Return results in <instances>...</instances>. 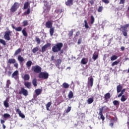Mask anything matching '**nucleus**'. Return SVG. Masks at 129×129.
I'll list each match as a JSON object with an SVG mask.
<instances>
[{
    "label": "nucleus",
    "instance_id": "nucleus-1",
    "mask_svg": "<svg viewBox=\"0 0 129 129\" xmlns=\"http://www.w3.org/2000/svg\"><path fill=\"white\" fill-rule=\"evenodd\" d=\"M63 48V43L62 42H58L54 44L52 47V51L53 53H58L60 52Z\"/></svg>",
    "mask_w": 129,
    "mask_h": 129
},
{
    "label": "nucleus",
    "instance_id": "nucleus-2",
    "mask_svg": "<svg viewBox=\"0 0 129 129\" xmlns=\"http://www.w3.org/2000/svg\"><path fill=\"white\" fill-rule=\"evenodd\" d=\"M129 27V24H125L124 26H121L119 30L121 31L123 33V35L124 37H127V28Z\"/></svg>",
    "mask_w": 129,
    "mask_h": 129
},
{
    "label": "nucleus",
    "instance_id": "nucleus-3",
    "mask_svg": "<svg viewBox=\"0 0 129 129\" xmlns=\"http://www.w3.org/2000/svg\"><path fill=\"white\" fill-rule=\"evenodd\" d=\"M29 7H30V3L28 2H26L24 4L23 7V10H27V11L24 12L25 16L29 15V14L31 13V8H29Z\"/></svg>",
    "mask_w": 129,
    "mask_h": 129
},
{
    "label": "nucleus",
    "instance_id": "nucleus-4",
    "mask_svg": "<svg viewBox=\"0 0 129 129\" xmlns=\"http://www.w3.org/2000/svg\"><path fill=\"white\" fill-rule=\"evenodd\" d=\"M31 70L33 72H34V73H41L42 72V68H41L40 66L36 65L32 66Z\"/></svg>",
    "mask_w": 129,
    "mask_h": 129
},
{
    "label": "nucleus",
    "instance_id": "nucleus-5",
    "mask_svg": "<svg viewBox=\"0 0 129 129\" xmlns=\"http://www.w3.org/2000/svg\"><path fill=\"white\" fill-rule=\"evenodd\" d=\"M19 3L15 2L10 8V13H15L19 9Z\"/></svg>",
    "mask_w": 129,
    "mask_h": 129
},
{
    "label": "nucleus",
    "instance_id": "nucleus-6",
    "mask_svg": "<svg viewBox=\"0 0 129 129\" xmlns=\"http://www.w3.org/2000/svg\"><path fill=\"white\" fill-rule=\"evenodd\" d=\"M19 94H23L24 96L29 95V92L24 87H21V90L19 92Z\"/></svg>",
    "mask_w": 129,
    "mask_h": 129
},
{
    "label": "nucleus",
    "instance_id": "nucleus-7",
    "mask_svg": "<svg viewBox=\"0 0 129 129\" xmlns=\"http://www.w3.org/2000/svg\"><path fill=\"white\" fill-rule=\"evenodd\" d=\"M105 107H106V106H103L99 109V115H100V118L103 121L105 119V117L103 116V114H102L103 113V109L105 108Z\"/></svg>",
    "mask_w": 129,
    "mask_h": 129
},
{
    "label": "nucleus",
    "instance_id": "nucleus-8",
    "mask_svg": "<svg viewBox=\"0 0 129 129\" xmlns=\"http://www.w3.org/2000/svg\"><path fill=\"white\" fill-rule=\"evenodd\" d=\"M39 78H43V79H48V78H49V74L46 72H41L39 75Z\"/></svg>",
    "mask_w": 129,
    "mask_h": 129
},
{
    "label": "nucleus",
    "instance_id": "nucleus-9",
    "mask_svg": "<svg viewBox=\"0 0 129 129\" xmlns=\"http://www.w3.org/2000/svg\"><path fill=\"white\" fill-rule=\"evenodd\" d=\"M49 47H51V43L47 42L46 44H45L41 47L42 53H44V52H46V51L47 50V49H48V48H49Z\"/></svg>",
    "mask_w": 129,
    "mask_h": 129
},
{
    "label": "nucleus",
    "instance_id": "nucleus-10",
    "mask_svg": "<svg viewBox=\"0 0 129 129\" xmlns=\"http://www.w3.org/2000/svg\"><path fill=\"white\" fill-rule=\"evenodd\" d=\"M11 34H12V31H8L7 32H6L4 35V39L7 40V41H10V40H11V37H10Z\"/></svg>",
    "mask_w": 129,
    "mask_h": 129
},
{
    "label": "nucleus",
    "instance_id": "nucleus-11",
    "mask_svg": "<svg viewBox=\"0 0 129 129\" xmlns=\"http://www.w3.org/2000/svg\"><path fill=\"white\" fill-rule=\"evenodd\" d=\"M94 81V80L93 79V78H90L88 81V87H92V86H93Z\"/></svg>",
    "mask_w": 129,
    "mask_h": 129
},
{
    "label": "nucleus",
    "instance_id": "nucleus-12",
    "mask_svg": "<svg viewBox=\"0 0 129 129\" xmlns=\"http://www.w3.org/2000/svg\"><path fill=\"white\" fill-rule=\"evenodd\" d=\"M45 27L48 29L52 28V27H53V23L50 21H48L45 23Z\"/></svg>",
    "mask_w": 129,
    "mask_h": 129
},
{
    "label": "nucleus",
    "instance_id": "nucleus-13",
    "mask_svg": "<svg viewBox=\"0 0 129 129\" xmlns=\"http://www.w3.org/2000/svg\"><path fill=\"white\" fill-rule=\"evenodd\" d=\"M110 97H111V96H110V93H106L104 96V98L105 100V102H108V99H110Z\"/></svg>",
    "mask_w": 129,
    "mask_h": 129
},
{
    "label": "nucleus",
    "instance_id": "nucleus-14",
    "mask_svg": "<svg viewBox=\"0 0 129 129\" xmlns=\"http://www.w3.org/2000/svg\"><path fill=\"white\" fill-rule=\"evenodd\" d=\"M42 89H37L35 90L36 95H34V97H37L38 95H40L42 93Z\"/></svg>",
    "mask_w": 129,
    "mask_h": 129
},
{
    "label": "nucleus",
    "instance_id": "nucleus-15",
    "mask_svg": "<svg viewBox=\"0 0 129 129\" xmlns=\"http://www.w3.org/2000/svg\"><path fill=\"white\" fill-rule=\"evenodd\" d=\"M18 75H19V71L18 70L15 71L12 74V78L17 80L18 79Z\"/></svg>",
    "mask_w": 129,
    "mask_h": 129
},
{
    "label": "nucleus",
    "instance_id": "nucleus-16",
    "mask_svg": "<svg viewBox=\"0 0 129 129\" xmlns=\"http://www.w3.org/2000/svg\"><path fill=\"white\" fill-rule=\"evenodd\" d=\"M16 112H18L19 116H20V117H22V118H25V115L24 114H22V112L21 111V110H20L19 108H17L16 110Z\"/></svg>",
    "mask_w": 129,
    "mask_h": 129
},
{
    "label": "nucleus",
    "instance_id": "nucleus-17",
    "mask_svg": "<svg viewBox=\"0 0 129 129\" xmlns=\"http://www.w3.org/2000/svg\"><path fill=\"white\" fill-rule=\"evenodd\" d=\"M24 85L26 88L28 89H31V87L32 86V84L30 82H26L24 83Z\"/></svg>",
    "mask_w": 129,
    "mask_h": 129
},
{
    "label": "nucleus",
    "instance_id": "nucleus-18",
    "mask_svg": "<svg viewBox=\"0 0 129 129\" xmlns=\"http://www.w3.org/2000/svg\"><path fill=\"white\" fill-rule=\"evenodd\" d=\"M12 27L13 29H14L16 32H21L22 30L23 29V28L22 27H16L14 25H12Z\"/></svg>",
    "mask_w": 129,
    "mask_h": 129
},
{
    "label": "nucleus",
    "instance_id": "nucleus-19",
    "mask_svg": "<svg viewBox=\"0 0 129 129\" xmlns=\"http://www.w3.org/2000/svg\"><path fill=\"white\" fill-rule=\"evenodd\" d=\"M65 5L69 7H71V6H73V0H67L65 3Z\"/></svg>",
    "mask_w": 129,
    "mask_h": 129
},
{
    "label": "nucleus",
    "instance_id": "nucleus-20",
    "mask_svg": "<svg viewBox=\"0 0 129 129\" xmlns=\"http://www.w3.org/2000/svg\"><path fill=\"white\" fill-rule=\"evenodd\" d=\"M26 65L27 68L28 69H30V68H31V66L33 65V62H32L31 60H28V61H27Z\"/></svg>",
    "mask_w": 129,
    "mask_h": 129
},
{
    "label": "nucleus",
    "instance_id": "nucleus-21",
    "mask_svg": "<svg viewBox=\"0 0 129 129\" xmlns=\"http://www.w3.org/2000/svg\"><path fill=\"white\" fill-rule=\"evenodd\" d=\"M22 78L25 81H28L30 80V75H29V74H25L23 76Z\"/></svg>",
    "mask_w": 129,
    "mask_h": 129
},
{
    "label": "nucleus",
    "instance_id": "nucleus-22",
    "mask_svg": "<svg viewBox=\"0 0 129 129\" xmlns=\"http://www.w3.org/2000/svg\"><path fill=\"white\" fill-rule=\"evenodd\" d=\"M92 58L94 60V61H95V60H96L98 58V52H95L93 54V56Z\"/></svg>",
    "mask_w": 129,
    "mask_h": 129
},
{
    "label": "nucleus",
    "instance_id": "nucleus-23",
    "mask_svg": "<svg viewBox=\"0 0 129 129\" xmlns=\"http://www.w3.org/2000/svg\"><path fill=\"white\" fill-rule=\"evenodd\" d=\"M4 105L6 107V108H8L10 106L9 104V98H7L4 102Z\"/></svg>",
    "mask_w": 129,
    "mask_h": 129
},
{
    "label": "nucleus",
    "instance_id": "nucleus-24",
    "mask_svg": "<svg viewBox=\"0 0 129 129\" xmlns=\"http://www.w3.org/2000/svg\"><path fill=\"white\" fill-rule=\"evenodd\" d=\"M16 60L15 58H10L8 60V64H15L16 63Z\"/></svg>",
    "mask_w": 129,
    "mask_h": 129
},
{
    "label": "nucleus",
    "instance_id": "nucleus-25",
    "mask_svg": "<svg viewBox=\"0 0 129 129\" xmlns=\"http://www.w3.org/2000/svg\"><path fill=\"white\" fill-rule=\"evenodd\" d=\"M18 60L19 61V63L21 64V63H23L25 61V59H24V57L21 55H19L18 57Z\"/></svg>",
    "mask_w": 129,
    "mask_h": 129
},
{
    "label": "nucleus",
    "instance_id": "nucleus-26",
    "mask_svg": "<svg viewBox=\"0 0 129 129\" xmlns=\"http://www.w3.org/2000/svg\"><path fill=\"white\" fill-rule=\"evenodd\" d=\"M117 93H119L122 90V86L118 85L116 88Z\"/></svg>",
    "mask_w": 129,
    "mask_h": 129
},
{
    "label": "nucleus",
    "instance_id": "nucleus-27",
    "mask_svg": "<svg viewBox=\"0 0 129 129\" xmlns=\"http://www.w3.org/2000/svg\"><path fill=\"white\" fill-rule=\"evenodd\" d=\"M54 31H55V28L54 27H51L50 28L49 33L51 37L54 35V33L55 32Z\"/></svg>",
    "mask_w": 129,
    "mask_h": 129
},
{
    "label": "nucleus",
    "instance_id": "nucleus-28",
    "mask_svg": "<svg viewBox=\"0 0 129 129\" xmlns=\"http://www.w3.org/2000/svg\"><path fill=\"white\" fill-rule=\"evenodd\" d=\"M93 101H94V99L93 97L89 98L87 100V103H88V104H91V103H92L93 102Z\"/></svg>",
    "mask_w": 129,
    "mask_h": 129
},
{
    "label": "nucleus",
    "instance_id": "nucleus-29",
    "mask_svg": "<svg viewBox=\"0 0 129 129\" xmlns=\"http://www.w3.org/2000/svg\"><path fill=\"white\" fill-rule=\"evenodd\" d=\"M26 28H24L22 31V33L23 36H24V37H28V33H27V31H26Z\"/></svg>",
    "mask_w": 129,
    "mask_h": 129
},
{
    "label": "nucleus",
    "instance_id": "nucleus-30",
    "mask_svg": "<svg viewBox=\"0 0 129 129\" xmlns=\"http://www.w3.org/2000/svg\"><path fill=\"white\" fill-rule=\"evenodd\" d=\"M113 105L117 107V106H119V102L117 100H114L113 101Z\"/></svg>",
    "mask_w": 129,
    "mask_h": 129
},
{
    "label": "nucleus",
    "instance_id": "nucleus-31",
    "mask_svg": "<svg viewBox=\"0 0 129 129\" xmlns=\"http://www.w3.org/2000/svg\"><path fill=\"white\" fill-rule=\"evenodd\" d=\"M73 96H74L73 95V92L70 91L68 94V98L69 99H71L72 98H73Z\"/></svg>",
    "mask_w": 129,
    "mask_h": 129
},
{
    "label": "nucleus",
    "instance_id": "nucleus-32",
    "mask_svg": "<svg viewBox=\"0 0 129 129\" xmlns=\"http://www.w3.org/2000/svg\"><path fill=\"white\" fill-rule=\"evenodd\" d=\"M32 84L34 86V87H36L37 85V79L34 78L32 80Z\"/></svg>",
    "mask_w": 129,
    "mask_h": 129
},
{
    "label": "nucleus",
    "instance_id": "nucleus-33",
    "mask_svg": "<svg viewBox=\"0 0 129 129\" xmlns=\"http://www.w3.org/2000/svg\"><path fill=\"white\" fill-rule=\"evenodd\" d=\"M22 51V49L21 48H18L17 50H16L14 56H17V55H19L20 54V52Z\"/></svg>",
    "mask_w": 129,
    "mask_h": 129
},
{
    "label": "nucleus",
    "instance_id": "nucleus-34",
    "mask_svg": "<svg viewBox=\"0 0 129 129\" xmlns=\"http://www.w3.org/2000/svg\"><path fill=\"white\" fill-rule=\"evenodd\" d=\"M52 104V103L51 102H48L46 105V108L47 110H50L49 108H50V106H51Z\"/></svg>",
    "mask_w": 129,
    "mask_h": 129
},
{
    "label": "nucleus",
    "instance_id": "nucleus-35",
    "mask_svg": "<svg viewBox=\"0 0 129 129\" xmlns=\"http://www.w3.org/2000/svg\"><path fill=\"white\" fill-rule=\"evenodd\" d=\"M117 58H118L117 56L115 55H112L111 57H110V60L111 61H114V60H116Z\"/></svg>",
    "mask_w": 129,
    "mask_h": 129
},
{
    "label": "nucleus",
    "instance_id": "nucleus-36",
    "mask_svg": "<svg viewBox=\"0 0 129 129\" xmlns=\"http://www.w3.org/2000/svg\"><path fill=\"white\" fill-rule=\"evenodd\" d=\"M62 86L63 88H69L70 85L67 83H63L62 84Z\"/></svg>",
    "mask_w": 129,
    "mask_h": 129
},
{
    "label": "nucleus",
    "instance_id": "nucleus-37",
    "mask_svg": "<svg viewBox=\"0 0 129 129\" xmlns=\"http://www.w3.org/2000/svg\"><path fill=\"white\" fill-rule=\"evenodd\" d=\"M3 117L4 118H9V117H11V115L9 113H5L3 115Z\"/></svg>",
    "mask_w": 129,
    "mask_h": 129
},
{
    "label": "nucleus",
    "instance_id": "nucleus-38",
    "mask_svg": "<svg viewBox=\"0 0 129 129\" xmlns=\"http://www.w3.org/2000/svg\"><path fill=\"white\" fill-rule=\"evenodd\" d=\"M81 63L83 64V65H85L86 64H87V61L86 60L85 58H83L82 59Z\"/></svg>",
    "mask_w": 129,
    "mask_h": 129
},
{
    "label": "nucleus",
    "instance_id": "nucleus-39",
    "mask_svg": "<svg viewBox=\"0 0 129 129\" xmlns=\"http://www.w3.org/2000/svg\"><path fill=\"white\" fill-rule=\"evenodd\" d=\"M38 51H39V48L38 47H34L32 49V52L34 53V54H35V53L38 52Z\"/></svg>",
    "mask_w": 129,
    "mask_h": 129
},
{
    "label": "nucleus",
    "instance_id": "nucleus-40",
    "mask_svg": "<svg viewBox=\"0 0 129 129\" xmlns=\"http://www.w3.org/2000/svg\"><path fill=\"white\" fill-rule=\"evenodd\" d=\"M0 43L1 44H3L4 46H6L7 45V43L6 42V41L5 40L0 39Z\"/></svg>",
    "mask_w": 129,
    "mask_h": 129
},
{
    "label": "nucleus",
    "instance_id": "nucleus-41",
    "mask_svg": "<svg viewBox=\"0 0 129 129\" xmlns=\"http://www.w3.org/2000/svg\"><path fill=\"white\" fill-rule=\"evenodd\" d=\"M102 11H103V7L99 6L97 10V12L98 13H101V12H102Z\"/></svg>",
    "mask_w": 129,
    "mask_h": 129
},
{
    "label": "nucleus",
    "instance_id": "nucleus-42",
    "mask_svg": "<svg viewBox=\"0 0 129 129\" xmlns=\"http://www.w3.org/2000/svg\"><path fill=\"white\" fill-rule=\"evenodd\" d=\"M125 100H126V98L125 97V96H124V95H123L121 98V101H122V102H124Z\"/></svg>",
    "mask_w": 129,
    "mask_h": 129
},
{
    "label": "nucleus",
    "instance_id": "nucleus-43",
    "mask_svg": "<svg viewBox=\"0 0 129 129\" xmlns=\"http://www.w3.org/2000/svg\"><path fill=\"white\" fill-rule=\"evenodd\" d=\"M10 85H11V81L10 80H8L6 83V87L9 88L10 87Z\"/></svg>",
    "mask_w": 129,
    "mask_h": 129
},
{
    "label": "nucleus",
    "instance_id": "nucleus-44",
    "mask_svg": "<svg viewBox=\"0 0 129 129\" xmlns=\"http://www.w3.org/2000/svg\"><path fill=\"white\" fill-rule=\"evenodd\" d=\"M35 41L37 42V44H41V39L39 38L38 37H35Z\"/></svg>",
    "mask_w": 129,
    "mask_h": 129
},
{
    "label": "nucleus",
    "instance_id": "nucleus-45",
    "mask_svg": "<svg viewBox=\"0 0 129 129\" xmlns=\"http://www.w3.org/2000/svg\"><path fill=\"white\" fill-rule=\"evenodd\" d=\"M118 63H119V61L118 60H116L115 61H114L112 64H111V66L112 67H113V66H115V65H117V64H118Z\"/></svg>",
    "mask_w": 129,
    "mask_h": 129
},
{
    "label": "nucleus",
    "instance_id": "nucleus-46",
    "mask_svg": "<svg viewBox=\"0 0 129 129\" xmlns=\"http://www.w3.org/2000/svg\"><path fill=\"white\" fill-rule=\"evenodd\" d=\"M94 21H95L94 17H93V16L92 15L91 16V25H92L94 23Z\"/></svg>",
    "mask_w": 129,
    "mask_h": 129
},
{
    "label": "nucleus",
    "instance_id": "nucleus-47",
    "mask_svg": "<svg viewBox=\"0 0 129 129\" xmlns=\"http://www.w3.org/2000/svg\"><path fill=\"white\" fill-rule=\"evenodd\" d=\"M23 27H26V26H28L29 23L28 22V20H25L23 22Z\"/></svg>",
    "mask_w": 129,
    "mask_h": 129
},
{
    "label": "nucleus",
    "instance_id": "nucleus-48",
    "mask_svg": "<svg viewBox=\"0 0 129 129\" xmlns=\"http://www.w3.org/2000/svg\"><path fill=\"white\" fill-rule=\"evenodd\" d=\"M84 23H85V27L86 29H88L89 28V26H88V23H87V21L85 20Z\"/></svg>",
    "mask_w": 129,
    "mask_h": 129
},
{
    "label": "nucleus",
    "instance_id": "nucleus-49",
    "mask_svg": "<svg viewBox=\"0 0 129 129\" xmlns=\"http://www.w3.org/2000/svg\"><path fill=\"white\" fill-rule=\"evenodd\" d=\"M69 37H72L73 36V30H71L69 33Z\"/></svg>",
    "mask_w": 129,
    "mask_h": 129
},
{
    "label": "nucleus",
    "instance_id": "nucleus-50",
    "mask_svg": "<svg viewBox=\"0 0 129 129\" xmlns=\"http://www.w3.org/2000/svg\"><path fill=\"white\" fill-rule=\"evenodd\" d=\"M57 11L58 14H62V13L64 12V10H63V9H58Z\"/></svg>",
    "mask_w": 129,
    "mask_h": 129
},
{
    "label": "nucleus",
    "instance_id": "nucleus-51",
    "mask_svg": "<svg viewBox=\"0 0 129 129\" xmlns=\"http://www.w3.org/2000/svg\"><path fill=\"white\" fill-rule=\"evenodd\" d=\"M71 111V107H68L67 110H66V113H68V112H70Z\"/></svg>",
    "mask_w": 129,
    "mask_h": 129
},
{
    "label": "nucleus",
    "instance_id": "nucleus-52",
    "mask_svg": "<svg viewBox=\"0 0 129 129\" xmlns=\"http://www.w3.org/2000/svg\"><path fill=\"white\" fill-rule=\"evenodd\" d=\"M103 3H104V4H109V1L108 0H102Z\"/></svg>",
    "mask_w": 129,
    "mask_h": 129
},
{
    "label": "nucleus",
    "instance_id": "nucleus-53",
    "mask_svg": "<svg viewBox=\"0 0 129 129\" xmlns=\"http://www.w3.org/2000/svg\"><path fill=\"white\" fill-rule=\"evenodd\" d=\"M82 42V38H79L78 41V45H80Z\"/></svg>",
    "mask_w": 129,
    "mask_h": 129
},
{
    "label": "nucleus",
    "instance_id": "nucleus-54",
    "mask_svg": "<svg viewBox=\"0 0 129 129\" xmlns=\"http://www.w3.org/2000/svg\"><path fill=\"white\" fill-rule=\"evenodd\" d=\"M125 2V0H120L119 4L123 5V4H124Z\"/></svg>",
    "mask_w": 129,
    "mask_h": 129
},
{
    "label": "nucleus",
    "instance_id": "nucleus-55",
    "mask_svg": "<svg viewBox=\"0 0 129 129\" xmlns=\"http://www.w3.org/2000/svg\"><path fill=\"white\" fill-rule=\"evenodd\" d=\"M14 67H16V68H19V63L15 62L14 63Z\"/></svg>",
    "mask_w": 129,
    "mask_h": 129
},
{
    "label": "nucleus",
    "instance_id": "nucleus-56",
    "mask_svg": "<svg viewBox=\"0 0 129 129\" xmlns=\"http://www.w3.org/2000/svg\"><path fill=\"white\" fill-rule=\"evenodd\" d=\"M5 122H6V120L4 119L1 120V123H2V124H4Z\"/></svg>",
    "mask_w": 129,
    "mask_h": 129
},
{
    "label": "nucleus",
    "instance_id": "nucleus-57",
    "mask_svg": "<svg viewBox=\"0 0 129 129\" xmlns=\"http://www.w3.org/2000/svg\"><path fill=\"white\" fill-rule=\"evenodd\" d=\"M121 93H122V94H123L124 93V92H125V89H123L122 90H121L120 91Z\"/></svg>",
    "mask_w": 129,
    "mask_h": 129
},
{
    "label": "nucleus",
    "instance_id": "nucleus-58",
    "mask_svg": "<svg viewBox=\"0 0 129 129\" xmlns=\"http://www.w3.org/2000/svg\"><path fill=\"white\" fill-rule=\"evenodd\" d=\"M57 62L58 64H61V60L60 59H58L57 60Z\"/></svg>",
    "mask_w": 129,
    "mask_h": 129
},
{
    "label": "nucleus",
    "instance_id": "nucleus-59",
    "mask_svg": "<svg viewBox=\"0 0 129 129\" xmlns=\"http://www.w3.org/2000/svg\"><path fill=\"white\" fill-rule=\"evenodd\" d=\"M59 54L60 55H61V54H63V53H64V50H63V49L59 50Z\"/></svg>",
    "mask_w": 129,
    "mask_h": 129
},
{
    "label": "nucleus",
    "instance_id": "nucleus-60",
    "mask_svg": "<svg viewBox=\"0 0 129 129\" xmlns=\"http://www.w3.org/2000/svg\"><path fill=\"white\" fill-rule=\"evenodd\" d=\"M80 33V32L78 31V32L76 33V37H78V36H79Z\"/></svg>",
    "mask_w": 129,
    "mask_h": 129
},
{
    "label": "nucleus",
    "instance_id": "nucleus-61",
    "mask_svg": "<svg viewBox=\"0 0 129 129\" xmlns=\"http://www.w3.org/2000/svg\"><path fill=\"white\" fill-rule=\"evenodd\" d=\"M8 76H11V75H12V72L9 71L8 73Z\"/></svg>",
    "mask_w": 129,
    "mask_h": 129
},
{
    "label": "nucleus",
    "instance_id": "nucleus-62",
    "mask_svg": "<svg viewBox=\"0 0 129 129\" xmlns=\"http://www.w3.org/2000/svg\"><path fill=\"white\" fill-rule=\"evenodd\" d=\"M90 3L92 6V5H93V4H94V1H92V0H91V1L90 2Z\"/></svg>",
    "mask_w": 129,
    "mask_h": 129
},
{
    "label": "nucleus",
    "instance_id": "nucleus-63",
    "mask_svg": "<svg viewBox=\"0 0 129 129\" xmlns=\"http://www.w3.org/2000/svg\"><path fill=\"white\" fill-rule=\"evenodd\" d=\"M54 55H52L51 58V61H54Z\"/></svg>",
    "mask_w": 129,
    "mask_h": 129
},
{
    "label": "nucleus",
    "instance_id": "nucleus-64",
    "mask_svg": "<svg viewBox=\"0 0 129 129\" xmlns=\"http://www.w3.org/2000/svg\"><path fill=\"white\" fill-rule=\"evenodd\" d=\"M122 94L120 93L119 95H118V97L119 98L120 97H122Z\"/></svg>",
    "mask_w": 129,
    "mask_h": 129
}]
</instances>
